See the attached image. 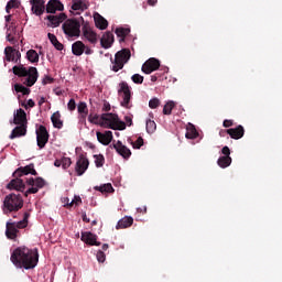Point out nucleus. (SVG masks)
I'll return each mask as SVG.
<instances>
[{
    "instance_id": "864d4df0",
    "label": "nucleus",
    "mask_w": 282,
    "mask_h": 282,
    "mask_svg": "<svg viewBox=\"0 0 282 282\" xmlns=\"http://www.w3.org/2000/svg\"><path fill=\"white\" fill-rule=\"evenodd\" d=\"M53 45L55 50H57L58 52H63V43L58 42V40Z\"/></svg>"
},
{
    "instance_id": "20e7f679",
    "label": "nucleus",
    "mask_w": 282,
    "mask_h": 282,
    "mask_svg": "<svg viewBox=\"0 0 282 282\" xmlns=\"http://www.w3.org/2000/svg\"><path fill=\"white\" fill-rule=\"evenodd\" d=\"M23 175H39L36 170L34 169V163H31L29 165H25L24 167H19L13 173V180L10 181V183L7 185V188L9 191H18L19 193H23L25 191V182L21 177Z\"/></svg>"
},
{
    "instance_id": "9d476101",
    "label": "nucleus",
    "mask_w": 282,
    "mask_h": 282,
    "mask_svg": "<svg viewBox=\"0 0 282 282\" xmlns=\"http://www.w3.org/2000/svg\"><path fill=\"white\" fill-rule=\"evenodd\" d=\"M26 184L31 186V188H29L24 193L25 197H28V195H36V193H39V189L45 186V180H43L42 177H36L35 180L34 177H31L26 180Z\"/></svg>"
},
{
    "instance_id": "f704fd0d",
    "label": "nucleus",
    "mask_w": 282,
    "mask_h": 282,
    "mask_svg": "<svg viewBox=\"0 0 282 282\" xmlns=\"http://www.w3.org/2000/svg\"><path fill=\"white\" fill-rule=\"evenodd\" d=\"M29 217H30V214L25 213L24 214V218L22 220L18 221V223H15V228L18 230H21L23 228H28V219H29Z\"/></svg>"
},
{
    "instance_id": "13d9d810",
    "label": "nucleus",
    "mask_w": 282,
    "mask_h": 282,
    "mask_svg": "<svg viewBox=\"0 0 282 282\" xmlns=\"http://www.w3.org/2000/svg\"><path fill=\"white\" fill-rule=\"evenodd\" d=\"M102 111H111V105L109 102H104Z\"/></svg>"
},
{
    "instance_id": "a211bd4d",
    "label": "nucleus",
    "mask_w": 282,
    "mask_h": 282,
    "mask_svg": "<svg viewBox=\"0 0 282 282\" xmlns=\"http://www.w3.org/2000/svg\"><path fill=\"white\" fill-rule=\"evenodd\" d=\"M112 148L117 151L119 155H122L124 160L131 158V150L127 145L122 144V141H117L112 143Z\"/></svg>"
},
{
    "instance_id": "58836bf2",
    "label": "nucleus",
    "mask_w": 282,
    "mask_h": 282,
    "mask_svg": "<svg viewBox=\"0 0 282 282\" xmlns=\"http://www.w3.org/2000/svg\"><path fill=\"white\" fill-rule=\"evenodd\" d=\"M174 107H175V102H173V101L165 104V106L163 108L164 116H171Z\"/></svg>"
},
{
    "instance_id": "4c0bfd02",
    "label": "nucleus",
    "mask_w": 282,
    "mask_h": 282,
    "mask_svg": "<svg viewBox=\"0 0 282 282\" xmlns=\"http://www.w3.org/2000/svg\"><path fill=\"white\" fill-rule=\"evenodd\" d=\"M20 6V2L19 0H10L8 3H7V7H6V12L8 14H10V11L14 8H19Z\"/></svg>"
},
{
    "instance_id": "79ce46f5",
    "label": "nucleus",
    "mask_w": 282,
    "mask_h": 282,
    "mask_svg": "<svg viewBox=\"0 0 282 282\" xmlns=\"http://www.w3.org/2000/svg\"><path fill=\"white\" fill-rule=\"evenodd\" d=\"M78 113H89V109L87 108V104L85 101H80L77 106Z\"/></svg>"
},
{
    "instance_id": "37998d69",
    "label": "nucleus",
    "mask_w": 282,
    "mask_h": 282,
    "mask_svg": "<svg viewBox=\"0 0 282 282\" xmlns=\"http://www.w3.org/2000/svg\"><path fill=\"white\" fill-rule=\"evenodd\" d=\"M74 204H75V206H78V205L83 204V198H80V196H75L74 199L70 203L65 205V207L66 208H72V206H74Z\"/></svg>"
},
{
    "instance_id": "7c9ffc66",
    "label": "nucleus",
    "mask_w": 282,
    "mask_h": 282,
    "mask_svg": "<svg viewBox=\"0 0 282 282\" xmlns=\"http://www.w3.org/2000/svg\"><path fill=\"white\" fill-rule=\"evenodd\" d=\"M116 34L120 40V43H122V41H124V39H127V36H129V34L131 33V29H127V28H117L116 29Z\"/></svg>"
},
{
    "instance_id": "6e6d98bb",
    "label": "nucleus",
    "mask_w": 282,
    "mask_h": 282,
    "mask_svg": "<svg viewBox=\"0 0 282 282\" xmlns=\"http://www.w3.org/2000/svg\"><path fill=\"white\" fill-rule=\"evenodd\" d=\"M84 54L87 56L94 54V50H91L89 46L85 45Z\"/></svg>"
},
{
    "instance_id": "e433bc0d",
    "label": "nucleus",
    "mask_w": 282,
    "mask_h": 282,
    "mask_svg": "<svg viewBox=\"0 0 282 282\" xmlns=\"http://www.w3.org/2000/svg\"><path fill=\"white\" fill-rule=\"evenodd\" d=\"M94 159L97 169L105 166V156L102 154H95Z\"/></svg>"
},
{
    "instance_id": "338daca9",
    "label": "nucleus",
    "mask_w": 282,
    "mask_h": 282,
    "mask_svg": "<svg viewBox=\"0 0 282 282\" xmlns=\"http://www.w3.org/2000/svg\"><path fill=\"white\" fill-rule=\"evenodd\" d=\"M158 0H148V6H155Z\"/></svg>"
},
{
    "instance_id": "4468645a",
    "label": "nucleus",
    "mask_w": 282,
    "mask_h": 282,
    "mask_svg": "<svg viewBox=\"0 0 282 282\" xmlns=\"http://www.w3.org/2000/svg\"><path fill=\"white\" fill-rule=\"evenodd\" d=\"M83 35L87 40L88 43H91L93 45H96L98 43V34L91 30V26H89L88 22H85L83 24Z\"/></svg>"
},
{
    "instance_id": "c756f323",
    "label": "nucleus",
    "mask_w": 282,
    "mask_h": 282,
    "mask_svg": "<svg viewBox=\"0 0 282 282\" xmlns=\"http://www.w3.org/2000/svg\"><path fill=\"white\" fill-rule=\"evenodd\" d=\"M52 124L55 129H61L63 127V120H61V111H56L51 116Z\"/></svg>"
},
{
    "instance_id": "a878e982",
    "label": "nucleus",
    "mask_w": 282,
    "mask_h": 282,
    "mask_svg": "<svg viewBox=\"0 0 282 282\" xmlns=\"http://www.w3.org/2000/svg\"><path fill=\"white\" fill-rule=\"evenodd\" d=\"M95 25L98 30H107L109 28V22L105 19L100 13H96L95 15Z\"/></svg>"
},
{
    "instance_id": "ddd939ff",
    "label": "nucleus",
    "mask_w": 282,
    "mask_h": 282,
    "mask_svg": "<svg viewBox=\"0 0 282 282\" xmlns=\"http://www.w3.org/2000/svg\"><path fill=\"white\" fill-rule=\"evenodd\" d=\"M221 153L224 156H220L217 160V164L220 169H228L232 164V158H230V148L228 145H225L221 149Z\"/></svg>"
},
{
    "instance_id": "7ed1b4c3",
    "label": "nucleus",
    "mask_w": 282,
    "mask_h": 282,
    "mask_svg": "<svg viewBox=\"0 0 282 282\" xmlns=\"http://www.w3.org/2000/svg\"><path fill=\"white\" fill-rule=\"evenodd\" d=\"M101 127H106L107 129H112V131H124L127 127H131L133 124V117L126 116L124 121L120 120V117L116 113H102L100 116Z\"/></svg>"
},
{
    "instance_id": "2f4dec72",
    "label": "nucleus",
    "mask_w": 282,
    "mask_h": 282,
    "mask_svg": "<svg viewBox=\"0 0 282 282\" xmlns=\"http://www.w3.org/2000/svg\"><path fill=\"white\" fill-rule=\"evenodd\" d=\"M4 61L8 63H14V48L12 46H7L4 48Z\"/></svg>"
},
{
    "instance_id": "1a4fd4ad",
    "label": "nucleus",
    "mask_w": 282,
    "mask_h": 282,
    "mask_svg": "<svg viewBox=\"0 0 282 282\" xmlns=\"http://www.w3.org/2000/svg\"><path fill=\"white\" fill-rule=\"evenodd\" d=\"M119 87L118 94H123L122 101L120 102L121 107H124V109H131V107H133L131 104V87H129L127 82H121Z\"/></svg>"
},
{
    "instance_id": "2eb2a0df",
    "label": "nucleus",
    "mask_w": 282,
    "mask_h": 282,
    "mask_svg": "<svg viewBox=\"0 0 282 282\" xmlns=\"http://www.w3.org/2000/svg\"><path fill=\"white\" fill-rule=\"evenodd\" d=\"M31 12L35 14V17H43L45 13V0H30Z\"/></svg>"
},
{
    "instance_id": "680f3d73",
    "label": "nucleus",
    "mask_w": 282,
    "mask_h": 282,
    "mask_svg": "<svg viewBox=\"0 0 282 282\" xmlns=\"http://www.w3.org/2000/svg\"><path fill=\"white\" fill-rule=\"evenodd\" d=\"M7 41H9V43H14V36H12V34L8 33Z\"/></svg>"
},
{
    "instance_id": "dca6fc26",
    "label": "nucleus",
    "mask_w": 282,
    "mask_h": 282,
    "mask_svg": "<svg viewBox=\"0 0 282 282\" xmlns=\"http://www.w3.org/2000/svg\"><path fill=\"white\" fill-rule=\"evenodd\" d=\"M87 169H89V160L82 154L76 162L75 172L80 177V175H85Z\"/></svg>"
},
{
    "instance_id": "39448f33",
    "label": "nucleus",
    "mask_w": 282,
    "mask_h": 282,
    "mask_svg": "<svg viewBox=\"0 0 282 282\" xmlns=\"http://www.w3.org/2000/svg\"><path fill=\"white\" fill-rule=\"evenodd\" d=\"M13 124H18L11 134L10 140H14V138H21L26 135L28 133V113L22 108L17 110V113L13 115Z\"/></svg>"
},
{
    "instance_id": "f8f14e48",
    "label": "nucleus",
    "mask_w": 282,
    "mask_h": 282,
    "mask_svg": "<svg viewBox=\"0 0 282 282\" xmlns=\"http://www.w3.org/2000/svg\"><path fill=\"white\" fill-rule=\"evenodd\" d=\"M158 69H160V59L155 57L147 59L141 67V72H143V74H153V72H158Z\"/></svg>"
},
{
    "instance_id": "72a5a7b5",
    "label": "nucleus",
    "mask_w": 282,
    "mask_h": 282,
    "mask_svg": "<svg viewBox=\"0 0 282 282\" xmlns=\"http://www.w3.org/2000/svg\"><path fill=\"white\" fill-rule=\"evenodd\" d=\"M145 129L148 133H155V130L158 129V124L154 120L148 119L145 123Z\"/></svg>"
},
{
    "instance_id": "6e6552de",
    "label": "nucleus",
    "mask_w": 282,
    "mask_h": 282,
    "mask_svg": "<svg viewBox=\"0 0 282 282\" xmlns=\"http://www.w3.org/2000/svg\"><path fill=\"white\" fill-rule=\"evenodd\" d=\"M131 58V51L129 48H123L116 53L115 59H111L113 64L111 69L112 72H120L129 63Z\"/></svg>"
},
{
    "instance_id": "a18cd8bd",
    "label": "nucleus",
    "mask_w": 282,
    "mask_h": 282,
    "mask_svg": "<svg viewBox=\"0 0 282 282\" xmlns=\"http://www.w3.org/2000/svg\"><path fill=\"white\" fill-rule=\"evenodd\" d=\"M106 259H107V256L102 250L97 251V261L99 263H105Z\"/></svg>"
},
{
    "instance_id": "bb28decb",
    "label": "nucleus",
    "mask_w": 282,
    "mask_h": 282,
    "mask_svg": "<svg viewBox=\"0 0 282 282\" xmlns=\"http://www.w3.org/2000/svg\"><path fill=\"white\" fill-rule=\"evenodd\" d=\"M130 226H133V217L126 216L122 219H120L116 226L117 230H121L124 228H130Z\"/></svg>"
},
{
    "instance_id": "49530a36",
    "label": "nucleus",
    "mask_w": 282,
    "mask_h": 282,
    "mask_svg": "<svg viewBox=\"0 0 282 282\" xmlns=\"http://www.w3.org/2000/svg\"><path fill=\"white\" fill-rule=\"evenodd\" d=\"M72 166V159L69 158H63L62 159V167L65 169H69Z\"/></svg>"
},
{
    "instance_id": "c9c22d12",
    "label": "nucleus",
    "mask_w": 282,
    "mask_h": 282,
    "mask_svg": "<svg viewBox=\"0 0 282 282\" xmlns=\"http://www.w3.org/2000/svg\"><path fill=\"white\" fill-rule=\"evenodd\" d=\"M128 142H130V144L132 145V149H140L144 147V139H142V137H139L134 142L131 141V139H128Z\"/></svg>"
},
{
    "instance_id": "ea45409f",
    "label": "nucleus",
    "mask_w": 282,
    "mask_h": 282,
    "mask_svg": "<svg viewBox=\"0 0 282 282\" xmlns=\"http://www.w3.org/2000/svg\"><path fill=\"white\" fill-rule=\"evenodd\" d=\"M131 80L134 83V85H142L144 83V76L134 74L131 76Z\"/></svg>"
},
{
    "instance_id": "bf43d9fd",
    "label": "nucleus",
    "mask_w": 282,
    "mask_h": 282,
    "mask_svg": "<svg viewBox=\"0 0 282 282\" xmlns=\"http://www.w3.org/2000/svg\"><path fill=\"white\" fill-rule=\"evenodd\" d=\"M47 83L52 84L54 83V78L50 77V76H46L43 80V85H47Z\"/></svg>"
},
{
    "instance_id": "8fccbe9b",
    "label": "nucleus",
    "mask_w": 282,
    "mask_h": 282,
    "mask_svg": "<svg viewBox=\"0 0 282 282\" xmlns=\"http://www.w3.org/2000/svg\"><path fill=\"white\" fill-rule=\"evenodd\" d=\"M232 124H235V121L230 120V119H225L223 122V127H225V129H230V127H232Z\"/></svg>"
},
{
    "instance_id": "412c9836",
    "label": "nucleus",
    "mask_w": 282,
    "mask_h": 282,
    "mask_svg": "<svg viewBox=\"0 0 282 282\" xmlns=\"http://www.w3.org/2000/svg\"><path fill=\"white\" fill-rule=\"evenodd\" d=\"M96 135L98 142H100V144H104V147L111 144V140H113V132L111 131H106L105 133L97 132Z\"/></svg>"
},
{
    "instance_id": "6ab92c4d",
    "label": "nucleus",
    "mask_w": 282,
    "mask_h": 282,
    "mask_svg": "<svg viewBox=\"0 0 282 282\" xmlns=\"http://www.w3.org/2000/svg\"><path fill=\"white\" fill-rule=\"evenodd\" d=\"M82 241H84V243H87V246H100V242H98V236H96L91 231L82 232Z\"/></svg>"
},
{
    "instance_id": "f257e3e1",
    "label": "nucleus",
    "mask_w": 282,
    "mask_h": 282,
    "mask_svg": "<svg viewBox=\"0 0 282 282\" xmlns=\"http://www.w3.org/2000/svg\"><path fill=\"white\" fill-rule=\"evenodd\" d=\"M12 72L14 76H18V78H24L23 84L14 85V90L17 91V94L30 96L32 90L28 87H34V85H36V82L39 80V69H36V67L34 66H30L29 68H26L25 66H23V64H20L13 66Z\"/></svg>"
},
{
    "instance_id": "0eeeda50",
    "label": "nucleus",
    "mask_w": 282,
    "mask_h": 282,
    "mask_svg": "<svg viewBox=\"0 0 282 282\" xmlns=\"http://www.w3.org/2000/svg\"><path fill=\"white\" fill-rule=\"evenodd\" d=\"M62 30L67 39H78L80 36V21L77 19H67Z\"/></svg>"
},
{
    "instance_id": "603ef678",
    "label": "nucleus",
    "mask_w": 282,
    "mask_h": 282,
    "mask_svg": "<svg viewBox=\"0 0 282 282\" xmlns=\"http://www.w3.org/2000/svg\"><path fill=\"white\" fill-rule=\"evenodd\" d=\"M47 36H48V40L51 41L52 45H54L58 41L56 35H54L53 33H48Z\"/></svg>"
},
{
    "instance_id": "09e8293b",
    "label": "nucleus",
    "mask_w": 282,
    "mask_h": 282,
    "mask_svg": "<svg viewBox=\"0 0 282 282\" xmlns=\"http://www.w3.org/2000/svg\"><path fill=\"white\" fill-rule=\"evenodd\" d=\"M67 107H68L69 111H75L76 110V100L69 99Z\"/></svg>"
},
{
    "instance_id": "b1692460",
    "label": "nucleus",
    "mask_w": 282,
    "mask_h": 282,
    "mask_svg": "<svg viewBox=\"0 0 282 282\" xmlns=\"http://www.w3.org/2000/svg\"><path fill=\"white\" fill-rule=\"evenodd\" d=\"M72 10L85 12L89 8V2L85 0H72Z\"/></svg>"
},
{
    "instance_id": "423d86ee",
    "label": "nucleus",
    "mask_w": 282,
    "mask_h": 282,
    "mask_svg": "<svg viewBox=\"0 0 282 282\" xmlns=\"http://www.w3.org/2000/svg\"><path fill=\"white\" fill-rule=\"evenodd\" d=\"M21 208H23V197H21V194H9L6 196L2 207L4 215L17 213Z\"/></svg>"
},
{
    "instance_id": "5701e85b",
    "label": "nucleus",
    "mask_w": 282,
    "mask_h": 282,
    "mask_svg": "<svg viewBox=\"0 0 282 282\" xmlns=\"http://www.w3.org/2000/svg\"><path fill=\"white\" fill-rule=\"evenodd\" d=\"M100 45L104 47V50H109V47L113 45V33L109 31L106 32L100 39Z\"/></svg>"
},
{
    "instance_id": "69168bd1",
    "label": "nucleus",
    "mask_w": 282,
    "mask_h": 282,
    "mask_svg": "<svg viewBox=\"0 0 282 282\" xmlns=\"http://www.w3.org/2000/svg\"><path fill=\"white\" fill-rule=\"evenodd\" d=\"M44 102H45V97H41L37 102L39 107H42L44 105Z\"/></svg>"
},
{
    "instance_id": "4d7b16f0",
    "label": "nucleus",
    "mask_w": 282,
    "mask_h": 282,
    "mask_svg": "<svg viewBox=\"0 0 282 282\" xmlns=\"http://www.w3.org/2000/svg\"><path fill=\"white\" fill-rule=\"evenodd\" d=\"M28 107H31V108L36 107V104L32 99H29L28 104L24 105L25 109H28Z\"/></svg>"
},
{
    "instance_id": "f3484780",
    "label": "nucleus",
    "mask_w": 282,
    "mask_h": 282,
    "mask_svg": "<svg viewBox=\"0 0 282 282\" xmlns=\"http://www.w3.org/2000/svg\"><path fill=\"white\" fill-rule=\"evenodd\" d=\"M63 10H65V6L61 0H50L46 4L47 14H56V12H63Z\"/></svg>"
},
{
    "instance_id": "c03bdc74",
    "label": "nucleus",
    "mask_w": 282,
    "mask_h": 282,
    "mask_svg": "<svg viewBox=\"0 0 282 282\" xmlns=\"http://www.w3.org/2000/svg\"><path fill=\"white\" fill-rule=\"evenodd\" d=\"M100 116L98 115H94V113H90L88 116V121L91 123V124H100Z\"/></svg>"
},
{
    "instance_id": "473e14b6",
    "label": "nucleus",
    "mask_w": 282,
    "mask_h": 282,
    "mask_svg": "<svg viewBox=\"0 0 282 282\" xmlns=\"http://www.w3.org/2000/svg\"><path fill=\"white\" fill-rule=\"evenodd\" d=\"M26 58L30 63H39V53L35 50H29L26 52Z\"/></svg>"
},
{
    "instance_id": "0e129e2a",
    "label": "nucleus",
    "mask_w": 282,
    "mask_h": 282,
    "mask_svg": "<svg viewBox=\"0 0 282 282\" xmlns=\"http://www.w3.org/2000/svg\"><path fill=\"white\" fill-rule=\"evenodd\" d=\"M82 219H83V221H85V224H89V218L87 217V214H83V216H82Z\"/></svg>"
},
{
    "instance_id": "393cba45",
    "label": "nucleus",
    "mask_w": 282,
    "mask_h": 282,
    "mask_svg": "<svg viewBox=\"0 0 282 282\" xmlns=\"http://www.w3.org/2000/svg\"><path fill=\"white\" fill-rule=\"evenodd\" d=\"M72 52L74 56H83L85 54V43L83 41H76L72 44Z\"/></svg>"
},
{
    "instance_id": "052dcab7",
    "label": "nucleus",
    "mask_w": 282,
    "mask_h": 282,
    "mask_svg": "<svg viewBox=\"0 0 282 282\" xmlns=\"http://www.w3.org/2000/svg\"><path fill=\"white\" fill-rule=\"evenodd\" d=\"M219 135H220V138H226V135H228V129L227 130H220Z\"/></svg>"
},
{
    "instance_id": "3c124183",
    "label": "nucleus",
    "mask_w": 282,
    "mask_h": 282,
    "mask_svg": "<svg viewBox=\"0 0 282 282\" xmlns=\"http://www.w3.org/2000/svg\"><path fill=\"white\" fill-rule=\"evenodd\" d=\"M13 63H21V52L20 51H17L14 50V61Z\"/></svg>"
},
{
    "instance_id": "9b49d317",
    "label": "nucleus",
    "mask_w": 282,
    "mask_h": 282,
    "mask_svg": "<svg viewBox=\"0 0 282 282\" xmlns=\"http://www.w3.org/2000/svg\"><path fill=\"white\" fill-rule=\"evenodd\" d=\"M36 142L39 149H45V144L50 142V132H47L45 126H40L36 130Z\"/></svg>"
},
{
    "instance_id": "c85d7f7f",
    "label": "nucleus",
    "mask_w": 282,
    "mask_h": 282,
    "mask_svg": "<svg viewBox=\"0 0 282 282\" xmlns=\"http://www.w3.org/2000/svg\"><path fill=\"white\" fill-rule=\"evenodd\" d=\"M198 137H199V132H197V129L195 128V126L193 123H188L186 128L185 138H187V140H195V138H198Z\"/></svg>"
},
{
    "instance_id": "aec40b11",
    "label": "nucleus",
    "mask_w": 282,
    "mask_h": 282,
    "mask_svg": "<svg viewBox=\"0 0 282 282\" xmlns=\"http://www.w3.org/2000/svg\"><path fill=\"white\" fill-rule=\"evenodd\" d=\"M46 19L50 22L48 26L51 25V28H58V25L67 20V14L59 13L58 15H47Z\"/></svg>"
},
{
    "instance_id": "e2e57ef3",
    "label": "nucleus",
    "mask_w": 282,
    "mask_h": 282,
    "mask_svg": "<svg viewBox=\"0 0 282 282\" xmlns=\"http://www.w3.org/2000/svg\"><path fill=\"white\" fill-rule=\"evenodd\" d=\"M54 166H56L57 169L63 166V161L62 160H55Z\"/></svg>"
},
{
    "instance_id": "f03ea898",
    "label": "nucleus",
    "mask_w": 282,
    "mask_h": 282,
    "mask_svg": "<svg viewBox=\"0 0 282 282\" xmlns=\"http://www.w3.org/2000/svg\"><path fill=\"white\" fill-rule=\"evenodd\" d=\"M10 260L20 270H34L39 265V249L18 247L12 251Z\"/></svg>"
},
{
    "instance_id": "774afa93",
    "label": "nucleus",
    "mask_w": 282,
    "mask_h": 282,
    "mask_svg": "<svg viewBox=\"0 0 282 282\" xmlns=\"http://www.w3.org/2000/svg\"><path fill=\"white\" fill-rule=\"evenodd\" d=\"M151 82H152V83H156V82H158V76L152 75V76H151Z\"/></svg>"
},
{
    "instance_id": "4be33fe9",
    "label": "nucleus",
    "mask_w": 282,
    "mask_h": 282,
    "mask_svg": "<svg viewBox=\"0 0 282 282\" xmlns=\"http://www.w3.org/2000/svg\"><path fill=\"white\" fill-rule=\"evenodd\" d=\"M228 135L232 140H241L243 135H246V129H243V126H237L236 128L228 129Z\"/></svg>"
},
{
    "instance_id": "a19ab883",
    "label": "nucleus",
    "mask_w": 282,
    "mask_h": 282,
    "mask_svg": "<svg viewBox=\"0 0 282 282\" xmlns=\"http://www.w3.org/2000/svg\"><path fill=\"white\" fill-rule=\"evenodd\" d=\"M96 191H99L100 193H111L113 191V186L108 183L102 186L96 187Z\"/></svg>"
},
{
    "instance_id": "cd10ccee",
    "label": "nucleus",
    "mask_w": 282,
    "mask_h": 282,
    "mask_svg": "<svg viewBox=\"0 0 282 282\" xmlns=\"http://www.w3.org/2000/svg\"><path fill=\"white\" fill-rule=\"evenodd\" d=\"M18 232L17 223H7L6 236L8 239H15Z\"/></svg>"
},
{
    "instance_id": "de8ad7c7",
    "label": "nucleus",
    "mask_w": 282,
    "mask_h": 282,
    "mask_svg": "<svg viewBox=\"0 0 282 282\" xmlns=\"http://www.w3.org/2000/svg\"><path fill=\"white\" fill-rule=\"evenodd\" d=\"M159 105H160V99L158 98H153L149 101L150 109H158Z\"/></svg>"
},
{
    "instance_id": "5fc2aeb1",
    "label": "nucleus",
    "mask_w": 282,
    "mask_h": 282,
    "mask_svg": "<svg viewBox=\"0 0 282 282\" xmlns=\"http://www.w3.org/2000/svg\"><path fill=\"white\" fill-rule=\"evenodd\" d=\"M87 115L88 113H79V122H82V124H85L87 122Z\"/></svg>"
}]
</instances>
